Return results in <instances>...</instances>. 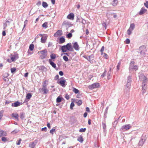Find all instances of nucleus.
Masks as SVG:
<instances>
[{
    "label": "nucleus",
    "mask_w": 148,
    "mask_h": 148,
    "mask_svg": "<svg viewBox=\"0 0 148 148\" xmlns=\"http://www.w3.org/2000/svg\"><path fill=\"white\" fill-rule=\"evenodd\" d=\"M38 53L40 54V58L42 60L46 58L47 55V49H45L39 51Z\"/></svg>",
    "instance_id": "1"
},
{
    "label": "nucleus",
    "mask_w": 148,
    "mask_h": 148,
    "mask_svg": "<svg viewBox=\"0 0 148 148\" xmlns=\"http://www.w3.org/2000/svg\"><path fill=\"white\" fill-rule=\"evenodd\" d=\"M139 50L140 53L143 56H144L146 54V52L147 51V48L145 45L140 46L139 47Z\"/></svg>",
    "instance_id": "2"
},
{
    "label": "nucleus",
    "mask_w": 148,
    "mask_h": 148,
    "mask_svg": "<svg viewBox=\"0 0 148 148\" xmlns=\"http://www.w3.org/2000/svg\"><path fill=\"white\" fill-rule=\"evenodd\" d=\"M100 86L99 84L98 83H95L89 85L88 88L90 90H92L96 88H98Z\"/></svg>",
    "instance_id": "3"
},
{
    "label": "nucleus",
    "mask_w": 148,
    "mask_h": 148,
    "mask_svg": "<svg viewBox=\"0 0 148 148\" xmlns=\"http://www.w3.org/2000/svg\"><path fill=\"white\" fill-rule=\"evenodd\" d=\"M143 84L144 85V86H143V93H145V89H146V87H145V81L147 79V78L144 75L143 76Z\"/></svg>",
    "instance_id": "4"
},
{
    "label": "nucleus",
    "mask_w": 148,
    "mask_h": 148,
    "mask_svg": "<svg viewBox=\"0 0 148 148\" xmlns=\"http://www.w3.org/2000/svg\"><path fill=\"white\" fill-rule=\"evenodd\" d=\"M39 35L42 37L41 39V42L42 43H45L47 39V36L46 35L43 36L41 34H40Z\"/></svg>",
    "instance_id": "5"
},
{
    "label": "nucleus",
    "mask_w": 148,
    "mask_h": 148,
    "mask_svg": "<svg viewBox=\"0 0 148 148\" xmlns=\"http://www.w3.org/2000/svg\"><path fill=\"white\" fill-rule=\"evenodd\" d=\"M131 126L129 125H126L122 126V127L121 128L120 130H123L124 129L125 130H127L130 129Z\"/></svg>",
    "instance_id": "6"
},
{
    "label": "nucleus",
    "mask_w": 148,
    "mask_h": 148,
    "mask_svg": "<svg viewBox=\"0 0 148 148\" xmlns=\"http://www.w3.org/2000/svg\"><path fill=\"white\" fill-rule=\"evenodd\" d=\"M62 34V30H58L54 34V36L55 37H58L61 36Z\"/></svg>",
    "instance_id": "7"
},
{
    "label": "nucleus",
    "mask_w": 148,
    "mask_h": 148,
    "mask_svg": "<svg viewBox=\"0 0 148 148\" xmlns=\"http://www.w3.org/2000/svg\"><path fill=\"white\" fill-rule=\"evenodd\" d=\"M67 18L68 19L73 20L74 18V15L73 13H71L68 15L67 16Z\"/></svg>",
    "instance_id": "8"
},
{
    "label": "nucleus",
    "mask_w": 148,
    "mask_h": 148,
    "mask_svg": "<svg viewBox=\"0 0 148 148\" xmlns=\"http://www.w3.org/2000/svg\"><path fill=\"white\" fill-rule=\"evenodd\" d=\"M66 48L68 50L72 51L73 50V49L72 48L71 43H68L66 45H65Z\"/></svg>",
    "instance_id": "9"
},
{
    "label": "nucleus",
    "mask_w": 148,
    "mask_h": 148,
    "mask_svg": "<svg viewBox=\"0 0 148 148\" xmlns=\"http://www.w3.org/2000/svg\"><path fill=\"white\" fill-rule=\"evenodd\" d=\"M94 56L93 55H91L90 56L87 57V59L91 63H92L93 62V60L94 59Z\"/></svg>",
    "instance_id": "10"
},
{
    "label": "nucleus",
    "mask_w": 148,
    "mask_h": 148,
    "mask_svg": "<svg viewBox=\"0 0 148 148\" xmlns=\"http://www.w3.org/2000/svg\"><path fill=\"white\" fill-rule=\"evenodd\" d=\"M147 9H145L143 7L142 8L140 11L139 14L140 15H142L145 13L147 11Z\"/></svg>",
    "instance_id": "11"
},
{
    "label": "nucleus",
    "mask_w": 148,
    "mask_h": 148,
    "mask_svg": "<svg viewBox=\"0 0 148 148\" xmlns=\"http://www.w3.org/2000/svg\"><path fill=\"white\" fill-rule=\"evenodd\" d=\"M42 90L44 91V94H47L49 92V90L46 88V85H43Z\"/></svg>",
    "instance_id": "12"
},
{
    "label": "nucleus",
    "mask_w": 148,
    "mask_h": 148,
    "mask_svg": "<svg viewBox=\"0 0 148 148\" xmlns=\"http://www.w3.org/2000/svg\"><path fill=\"white\" fill-rule=\"evenodd\" d=\"M18 58V54L14 55L11 56V58L12 61L13 62L16 60Z\"/></svg>",
    "instance_id": "13"
},
{
    "label": "nucleus",
    "mask_w": 148,
    "mask_h": 148,
    "mask_svg": "<svg viewBox=\"0 0 148 148\" xmlns=\"http://www.w3.org/2000/svg\"><path fill=\"white\" fill-rule=\"evenodd\" d=\"M7 135V133L5 131L0 130V137L4 136H5Z\"/></svg>",
    "instance_id": "14"
},
{
    "label": "nucleus",
    "mask_w": 148,
    "mask_h": 148,
    "mask_svg": "<svg viewBox=\"0 0 148 148\" xmlns=\"http://www.w3.org/2000/svg\"><path fill=\"white\" fill-rule=\"evenodd\" d=\"M73 47L76 50H78L79 49V46L77 42H75L73 45Z\"/></svg>",
    "instance_id": "15"
},
{
    "label": "nucleus",
    "mask_w": 148,
    "mask_h": 148,
    "mask_svg": "<svg viewBox=\"0 0 148 148\" xmlns=\"http://www.w3.org/2000/svg\"><path fill=\"white\" fill-rule=\"evenodd\" d=\"M66 82V81L65 79L63 80H61L59 82V84L61 86H62L64 87L65 86V83Z\"/></svg>",
    "instance_id": "16"
},
{
    "label": "nucleus",
    "mask_w": 148,
    "mask_h": 148,
    "mask_svg": "<svg viewBox=\"0 0 148 148\" xmlns=\"http://www.w3.org/2000/svg\"><path fill=\"white\" fill-rule=\"evenodd\" d=\"M59 43L60 44L65 42V39L64 37H61L59 38Z\"/></svg>",
    "instance_id": "17"
},
{
    "label": "nucleus",
    "mask_w": 148,
    "mask_h": 148,
    "mask_svg": "<svg viewBox=\"0 0 148 148\" xmlns=\"http://www.w3.org/2000/svg\"><path fill=\"white\" fill-rule=\"evenodd\" d=\"M49 62L50 64L51 65L53 68L55 69L56 68V64L54 62L52 61L50 59L49 60Z\"/></svg>",
    "instance_id": "18"
},
{
    "label": "nucleus",
    "mask_w": 148,
    "mask_h": 148,
    "mask_svg": "<svg viewBox=\"0 0 148 148\" xmlns=\"http://www.w3.org/2000/svg\"><path fill=\"white\" fill-rule=\"evenodd\" d=\"M83 138L82 136L80 135L77 138V140L81 143H82L83 141Z\"/></svg>",
    "instance_id": "19"
},
{
    "label": "nucleus",
    "mask_w": 148,
    "mask_h": 148,
    "mask_svg": "<svg viewBox=\"0 0 148 148\" xmlns=\"http://www.w3.org/2000/svg\"><path fill=\"white\" fill-rule=\"evenodd\" d=\"M12 117L16 119H18V115L17 113H13L12 114Z\"/></svg>",
    "instance_id": "20"
},
{
    "label": "nucleus",
    "mask_w": 148,
    "mask_h": 148,
    "mask_svg": "<svg viewBox=\"0 0 148 148\" xmlns=\"http://www.w3.org/2000/svg\"><path fill=\"white\" fill-rule=\"evenodd\" d=\"M20 105V103L18 101H16L13 103L12 104V106L15 107L18 106Z\"/></svg>",
    "instance_id": "21"
},
{
    "label": "nucleus",
    "mask_w": 148,
    "mask_h": 148,
    "mask_svg": "<svg viewBox=\"0 0 148 148\" xmlns=\"http://www.w3.org/2000/svg\"><path fill=\"white\" fill-rule=\"evenodd\" d=\"M61 50L63 52H66L68 50L65 45H64L62 47Z\"/></svg>",
    "instance_id": "22"
},
{
    "label": "nucleus",
    "mask_w": 148,
    "mask_h": 148,
    "mask_svg": "<svg viewBox=\"0 0 148 148\" xmlns=\"http://www.w3.org/2000/svg\"><path fill=\"white\" fill-rule=\"evenodd\" d=\"M32 97V94L30 93H28L26 95V99L28 100L30 99Z\"/></svg>",
    "instance_id": "23"
},
{
    "label": "nucleus",
    "mask_w": 148,
    "mask_h": 148,
    "mask_svg": "<svg viewBox=\"0 0 148 148\" xmlns=\"http://www.w3.org/2000/svg\"><path fill=\"white\" fill-rule=\"evenodd\" d=\"M34 48V46L33 44H31L29 46V50L31 51L33 50Z\"/></svg>",
    "instance_id": "24"
},
{
    "label": "nucleus",
    "mask_w": 148,
    "mask_h": 148,
    "mask_svg": "<svg viewBox=\"0 0 148 148\" xmlns=\"http://www.w3.org/2000/svg\"><path fill=\"white\" fill-rule=\"evenodd\" d=\"M48 4L45 2H43L42 3V6L44 8H46L48 6Z\"/></svg>",
    "instance_id": "25"
},
{
    "label": "nucleus",
    "mask_w": 148,
    "mask_h": 148,
    "mask_svg": "<svg viewBox=\"0 0 148 148\" xmlns=\"http://www.w3.org/2000/svg\"><path fill=\"white\" fill-rule=\"evenodd\" d=\"M35 144L34 142H32L29 144V146L31 148H34L35 146Z\"/></svg>",
    "instance_id": "26"
},
{
    "label": "nucleus",
    "mask_w": 148,
    "mask_h": 148,
    "mask_svg": "<svg viewBox=\"0 0 148 148\" xmlns=\"http://www.w3.org/2000/svg\"><path fill=\"white\" fill-rule=\"evenodd\" d=\"M135 27V25L134 23H132L130 24V28L129 29L131 30H133Z\"/></svg>",
    "instance_id": "27"
},
{
    "label": "nucleus",
    "mask_w": 148,
    "mask_h": 148,
    "mask_svg": "<svg viewBox=\"0 0 148 148\" xmlns=\"http://www.w3.org/2000/svg\"><path fill=\"white\" fill-rule=\"evenodd\" d=\"M118 3V0H114L112 2V5L114 6H116L117 5Z\"/></svg>",
    "instance_id": "28"
},
{
    "label": "nucleus",
    "mask_w": 148,
    "mask_h": 148,
    "mask_svg": "<svg viewBox=\"0 0 148 148\" xmlns=\"http://www.w3.org/2000/svg\"><path fill=\"white\" fill-rule=\"evenodd\" d=\"M62 100V98L60 97V96L58 97L56 99V102L57 103L60 102Z\"/></svg>",
    "instance_id": "29"
},
{
    "label": "nucleus",
    "mask_w": 148,
    "mask_h": 148,
    "mask_svg": "<svg viewBox=\"0 0 148 148\" xmlns=\"http://www.w3.org/2000/svg\"><path fill=\"white\" fill-rule=\"evenodd\" d=\"M73 92H74L75 94L78 93L79 92V90L77 89L76 88H73Z\"/></svg>",
    "instance_id": "30"
},
{
    "label": "nucleus",
    "mask_w": 148,
    "mask_h": 148,
    "mask_svg": "<svg viewBox=\"0 0 148 148\" xmlns=\"http://www.w3.org/2000/svg\"><path fill=\"white\" fill-rule=\"evenodd\" d=\"M50 57L51 59H54L56 58V56L55 54L52 53L50 55Z\"/></svg>",
    "instance_id": "31"
},
{
    "label": "nucleus",
    "mask_w": 148,
    "mask_h": 148,
    "mask_svg": "<svg viewBox=\"0 0 148 148\" xmlns=\"http://www.w3.org/2000/svg\"><path fill=\"white\" fill-rule=\"evenodd\" d=\"M4 111L3 110H1L0 111V121L2 118L3 116V114Z\"/></svg>",
    "instance_id": "32"
},
{
    "label": "nucleus",
    "mask_w": 148,
    "mask_h": 148,
    "mask_svg": "<svg viewBox=\"0 0 148 148\" xmlns=\"http://www.w3.org/2000/svg\"><path fill=\"white\" fill-rule=\"evenodd\" d=\"M66 37L68 38H70L72 36V34L71 33H69L66 36Z\"/></svg>",
    "instance_id": "33"
},
{
    "label": "nucleus",
    "mask_w": 148,
    "mask_h": 148,
    "mask_svg": "<svg viewBox=\"0 0 148 148\" xmlns=\"http://www.w3.org/2000/svg\"><path fill=\"white\" fill-rule=\"evenodd\" d=\"M63 58L65 61L67 62L69 60L68 58L65 56H64L63 57Z\"/></svg>",
    "instance_id": "34"
},
{
    "label": "nucleus",
    "mask_w": 148,
    "mask_h": 148,
    "mask_svg": "<svg viewBox=\"0 0 148 148\" xmlns=\"http://www.w3.org/2000/svg\"><path fill=\"white\" fill-rule=\"evenodd\" d=\"M76 103L78 106L81 105L82 103V101L81 100H79Z\"/></svg>",
    "instance_id": "35"
},
{
    "label": "nucleus",
    "mask_w": 148,
    "mask_h": 148,
    "mask_svg": "<svg viewBox=\"0 0 148 148\" xmlns=\"http://www.w3.org/2000/svg\"><path fill=\"white\" fill-rule=\"evenodd\" d=\"M104 46H102L101 49L100 50V52L101 53V55H103V53H103V51H104Z\"/></svg>",
    "instance_id": "36"
},
{
    "label": "nucleus",
    "mask_w": 148,
    "mask_h": 148,
    "mask_svg": "<svg viewBox=\"0 0 148 148\" xmlns=\"http://www.w3.org/2000/svg\"><path fill=\"white\" fill-rule=\"evenodd\" d=\"M42 26L45 28H47L48 27L47 26V22H45L42 25Z\"/></svg>",
    "instance_id": "37"
},
{
    "label": "nucleus",
    "mask_w": 148,
    "mask_h": 148,
    "mask_svg": "<svg viewBox=\"0 0 148 148\" xmlns=\"http://www.w3.org/2000/svg\"><path fill=\"white\" fill-rule=\"evenodd\" d=\"M103 57L104 58L108 59V56L107 54H106V53H104L103 54Z\"/></svg>",
    "instance_id": "38"
},
{
    "label": "nucleus",
    "mask_w": 148,
    "mask_h": 148,
    "mask_svg": "<svg viewBox=\"0 0 148 148\" xmlns=\"http://www.w3.org/2000/svg\"><path fill=\"white\" fill-rule=\"evenodd\" d=\"M132 30H131L129 28V29L127 30V33L128 35H130L132 33Z\"/></svg>",
    "instance_id": "39"
},
{
    "label": "nucleus",
    "mask_w": 148,
    "mask_h": 148,
    "mask_svg": "<svg viewBox=\"0 0 148 148\" xmlns=\"http://www.w3.org/2000/svg\"><path fill=\"white\" fill-rule=\"evenodd\" d=\"M102 126L104 130H105L106 128V125L105 123H102Z\"/></svg>",
    "instance_id": "40"
},
{
    "label": "nucleus",
    "mask_w": 148,
    "mask_h": 148,
    "mask_svg": "<svg viewBox=\"0 0 148 148\" xmlns=\"http://www.w3.org/2000/svg\"><path fill=\"white\" fill-rule=\"evenodd\" d=\"M86 128H81L80 129L79 131L80 132H85L86 130Z\"/></svg>",
    "instance_id": "41"
},
{
    "label": "nucleus",
    "mask_w": 148,
    "mask_h": 148,
    "mask_svg": "<svg viewBox=\"0 0 148 148\" xmlns=\"http://www.w3.org/2000/svg\"><path fill=\"white\" fill-rule=\"evenodd\" d=\"M1 140H2V141H3L4 142H5L7 141V139L5 137H3L2 138Z\"/></svg>",
    "instance_id": "42"
},
{
    "label": "nucleus",
    "mask_w": 148,
    "mask_h": 148,
    "mask_svg": "<svg viewBox=\"0 0 148 148\" xmlns=\"http://www.w3.org/2000/svg\"><path fill=\"white\" fill-rule=\"evenodd\" d=\"M131 68L135 70L138 69V67L136 65L132 67Z\"/></svg>",
    "instance_id": "43"
},
{
    "label": "nucleus",
    "mask_w": 148,
    "mask_h": 148,
    "mask_svg": "<svg viewBox=\"0 0 148 148\" xmlns=\"http://www.w3.org/2000/svg\"><path fill=\"white\" fill-rule=\"evenodd\" d=\"M134 61L131 62L130 63V68H131L132 67L134 66Z\"/></svg>",
    "instance_id": "44"
},
{
    "label": "nucleus",
    "mask_w": 148,
    "mask_h": 148,
    "mask_svg": "<svg viewBox=\"0 0 148 148\" xmlns=\"http://www.w3.org/2000/svg\"><path fill=\"white\" fill-rule=\"evenodd\" d=\"M74 106V103L73 102H72L71 103V104L70 105V108L71 109H73V107Z\"/></svg>",
    "instance_id": "45"
},
{
    "label": "nucleus",
    "mask_w": 148,
    "mask_h": 148,
    "mask_svg": "<svg viewBox=\"0 0 148 148\" xmlns=\"http://www.w3.org/2000/svg\"><path fill=\"white\" fill-rule=\"evenodd\" d=\"M55 129L54 128H53L50 131V132L52 134H53V132L55 131Z\"/></svg>",
    "instance_id": "46"
},
{
    "label": "nucleus",
    "mask_w": 148,
    "mask_h": 148,
    "mask_svg": "<svg viewBox=\"0 0 148 148\" xmlns=\"http://www.w3.org/2000/svg\"><path fill=\"white\" fill-rule=\"evenodd\" d=\"M16 70V69L15 68H12L11 69V71L12 73H13Z\"/></svg>",
    "instance_id": "47"
},
{
    "label": "nucleus",
    "mask_w": 148,
    "mask_h": 148,
    "mask_svg": "<svg viewBox=\"0 0 148 148\" xmlns=\"http://www.w3.org/2000/svg\"><path fill=\"white\" fill-rule=\"evenodd\" d=\"M144 5L147 8H148V1H147L144 3Z\"/></svg>",
    "instance_id": "48"
},
{
    "label": "nucleus",
    "mask_w": 148,
    "mask_h": 148,
    "mask_svg": "<svg viewBox=\"0 0 148 148\" xmlns=\"http://www.w3.org/2000/svg\"><path fill=\"white\" fill-rule=\"evenodd\" d=\"M65 98L67 100H68L70 98L69 96L67 94H66L65 96Z\"/></svg>",
    "instance_id": "49"
},
{
    "label": "nucleus",
    "mask_w": 148,
    "mask_h": 148,
    "mask_svg": "<svg viewBox=\"0 0 148 148\" xmlns=\"http://www.w3.org/2000/svg\"><path fill=\"white\" fill-rule=\"evenodd\" d=\"M126 43L127 44H128L129 43H130V40L128 39V38H127L126 40Z\"/></svg>",
    "instance_id": "50"
},
{
    "label": "nucleus",
    "mask_w": 148,
    "mask_h": 148,
    "mask_svg": "<svg viewBox=\"0 0 148 148\" xmlns=\"http://www.w3.org/2000/svg\"><path fill=\"white\" fill-rule=\"evenodd\" d=\"M106 72H104L101 75V77L102 78L103 77L106 75Z\"/></svg>",
    "instance_id": "51"
},
{
    "label": "nucleus",
    "mask_w": 148,
    "mask_h": 148,
    "mask_svg": "<svg viewBox=\"0 0 148 148\" xmlns=\"http://www.w3.org/2000/svg\"><path fill=\"white\" fill-rule=\"evenodd\" d=\"M121 65V63L119 62L118 64L117 65V68L118 70H119V67H120Z\"/></svg>",
    "instance_id": "52"
},
{
    "label": "nucleus",
    "mask_w": 148,
    "mask_h": 148,
    "mask_svg": "<svg viewBox=\"0 0 148 148\" xmlns=\"http://www.w3.org/2000/svg\"><path fill=\"white\" fill-rule=\"evenodd\" d=\"M59 77V76L58 75H56L54 77V79L55 80H57L58 79Z\"/></svg>",
    "instance_id": "53"
},
{
    "label": "nucleus",
    "mask_w": 148,
    "mask_h": 148,
    "mask_svg": "<svg viewBox=\"0 0 148 148\" xmlns=\"http://www.w3.org/2000/svg\"><path fill=\"white\" fill-rule=\"evenodd\" d=\"M103 25L105 27V29L106 28V24L105 22H103L102 23Z\"/></svg>",
    "instance_id": "54"
},
{
    "label": "nucleus",
    "mask_w": 148,
    "mask_h": 148,
    "mask_svg": "<svg viewBox=\"0 0 148 148\" xmlns=\"http://www.w3.org/2000/svg\"><path fill=\"white\" fill-rule=\"evenodd\" d=\"M41 5V2L40 1H39L37 3L36 5L38 6L40 5Z\"/></svg>",
    "instance_id": "55"
},
{
    "label": "nucleus",
    "mask_w": 148,
    "mask_h": 148,
    "mask_svg": "<svg viewBox=\"0 0 148 148\" xmlns=\"http://www.w3.org/2000/svg\"><path fill=\"white\" fill-rule=\"evenodd\" d=\"M41 130L42 131H44L45 132H46L47 131V128L46 127L43 128Z\"/></svg>",
    "instance_id": "56"
},
{
    "label": "nucleus",
    "mask_w": 148,
    "mask_h": 148,
    "mask_svg": "<svg viewBox=\"0 0 148 148\" xmlns=\"http://www.w3.org/2000/svg\"><path fill=\"white\" fill-rule=\"evenodd\" d=\"M59 74L61 76L63 75V73L62 71H60L59 72Z\"/></svg>",
    "instance_id": "57"
},
{
    "label": "nucleus",
    "mask_w": 148,
    "mask_h": 148,
    "mask_svg": "<svg viewBox=\"0 0 148 148\" xmlns=\"http://www.w3.org/2000/svg\"><path fill=\"white\" fill-rule=\"evenodd\" d=\"M7 61L8 62H9V63H11L12 61L11 59H7Z\"/></svg>",
    "instance_id": "58"
},
{
    "label": "nucleus",
    "mask_w": 148,
    "mask_h": 148,
    "mask_svg": "<svg viewBox=\"0 0 148 148\" xmlns=\"http://www.w3.org/2000/svg\"><path fill=\"white\" fill-rule=\"evenodd\" d=\"M21 139H19V140L18 143H17V145H20L21 143Z\"/></svg>",
    "instance_id": "59"
},
{
    "label": "nucleus",
    "mask_w": 148,
    "mask_h": 148,
    "mask_svg": "<svg viewBox=\"0 0 148 148\" xmlns=\"http://www.w3.org/2000/svg\"><path fill=\"white\" fill-rule=\"evenodd\" d=\"M86 111L88 112H90V110L89 108L88 107H86Z\"/></svg>",
    "instance_id": "60"
},
{
    "label": "nucleus",
    "mask_w": 148,
    "mask_h": 148,
    "mask_svg": "<svg viewBox=\"0 0 148 148\" xmlns=\"http://www.w3.org/2000/svg\"><path fill=\"white\" fill-rule=\"evenodd\" d=\"M2 35L3 36H5L6 35V33L5 31H3L2 32Z\"/></svg>",
    "instance_id": "61"
},
{
    "label": "nucleus",
    "mask_w": 148,
    "mask_h": 148,
    "mask_svg": "<svg viewBox=\"0 0 148 148\" xmlns=\"http://www.w3.org/2000/svg\"><path fill=\"white\" fill-rule=\"evenodd\" d=\"M111 78V76L110 74H108L107 75V79L109 80Z\"/></svg>",
    "instance_id": "62"
},
{
    "label": "nucleus",
    "mask_w": 148,
    "mask_h": 148,
    "mask_svg": "<svg viewBox=\"0 0 148 148\" xmlns=\"http://www.w3.org/2000/svg\"><path fill=\"white\" fill-rule=\"evenodd\" d=\"M86 35H88L89 33V32L88 29H87L86 30Z\"/></svg>",
    "instance_id": "63"
},
{
    "label": "nucleus",
    "mask_w": 148,
    "mask_h": 148,
    "mask_svg": "<svg viewBox=\"0 0 148 148\" xmlns=\"http://www.w3.org/2000/svg\"><path fill=\"white\" fill-rule=\"evenodd\" d=\"M47 126L49 129L51 128L50 124L49 123H48L47 125Z\"/></svg>",
    "instance_id": "64"
}]
</instances>
